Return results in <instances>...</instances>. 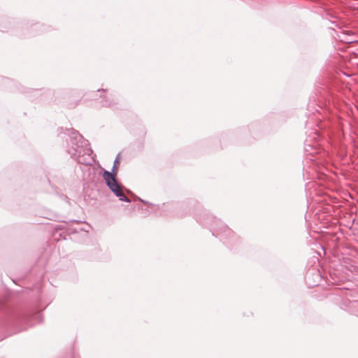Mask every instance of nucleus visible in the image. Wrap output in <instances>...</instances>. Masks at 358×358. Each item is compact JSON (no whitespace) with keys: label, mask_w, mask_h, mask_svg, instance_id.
<instances>
[{"label":"nucleus","mask_w":358,"mask_h":358,"mask_svg":"<svg viewBox=\"0 0 358 358\" xmlns=\"http://www.w3.org/2000/svg\"><path fill=\"white\" fill-rule=\"evenodd\" d=\"M103 178L109 189L117 196L120 200L129 202L128 197L124 194L122 186L117 182L116 176L108 171L103 173Z\"/></svg>","instance_id":"f257e3e1"},{"label":"nucleus","mask_w":358,"mask_h":358,"mask_svg":"<svg viewBox=\"0 0 358 358\" xmlns=\"http://www.w3.org/2000/svg\"><path fill=\"white\" fill-rule=\"evenodd\" d=\"M119 160L116 159L114 163V166L112 170V174H114L115 176H117V170H118V165H119Z\"/></svg>","instance_id":"f03ea898"}]
</instances>
